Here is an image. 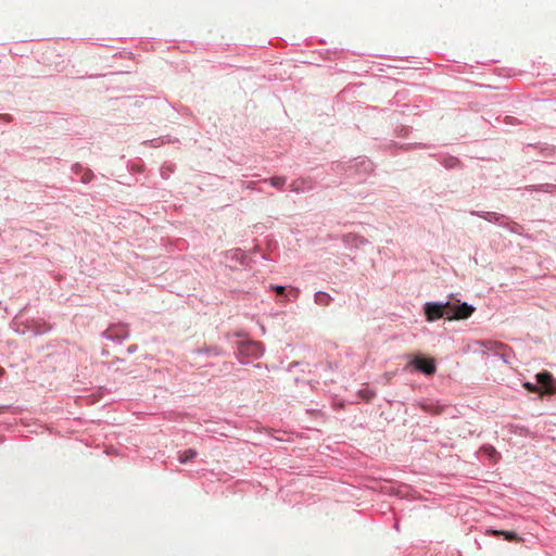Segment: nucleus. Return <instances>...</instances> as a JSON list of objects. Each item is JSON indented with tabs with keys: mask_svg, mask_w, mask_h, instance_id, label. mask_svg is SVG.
Returning <instances> with one entry per match:
<instances>
[{
	"mask_svg": "<svg viewBox=\"0 0 556 556\" xmlns=\"http://www.w3.org/2000/svg\"><path fill=\"white\" fill-rule=\"evenodd\" d=\"M270 289L278 294V285H271Z\"/></svg>",
	"mask_w": 556,
	"mask_h": 556,
	"instance_id": "21",
	"label": "nucleus"
},
{
	"mask_svg": "<svg viewBox=\"0 0 556 556\" xmlns=\"http://www.w3.org/2000/svg\"><path fill=\"white\" fill-rule=\"evenodd\" d=\"M489 532L494 534H501L505 538L507 541H520L521 538L518 536V534L514 531H497V530H490Z\"/></svg>",
	"mask_w": 556,
	"mask_h": 556,
	"instance_id": "9",
	"label": "nucleus"
},
{
	"mask_svg": "<svg viewBox=\"0 0 556 556\" xmlns=\"http://www.w3.org/2000/svg\"><path fill=\"white\" fill-rule=\"evenodd\" d=\"M163 138L165 139V144H166V143H173V142H177V141H178V139H177V138H173V137H170V136H168V135H167V136H163Z\"/></svg>",
	"mask_w": 556,
	"mask_h": 556,
	"instance_id": "16",
	"label": "nucleus"
},
{
	"mask_svg": "<svg viewBox=\"0 0 556 556\" xmlns=\"http://www.w3.org/2000/svg\"><path fill=\"white\" fill-rule=\"evenodd\" d=\"M475 311L476 307L467 302H460L459 300L455 302L448 301L446 318L448 320L466 319L470 317Z\"/></svg>",
	"mask_w": 556,
	"mask_h": 556,
	"instance_id": "2",
	"label": "nucleus"
},
{
	"mask_svg": "<svg viewBox=\"0 0 556 556\" xmlns=\"http://www.w3.org/2000/svg\"><path fill=\"white\" fill-rule=\"evenodd\" d=\"M409 365L413 366L418 371H421L426 375H432L435 371V365L433 359H421V358H414L409 362Z\"/></svg>",
	"mask_w": 556,
	"mask_h": 556,
	"instance_id": "4",
	"label": "nucleus"
},
{
	"mask_svg": "<svg viewBox=\"0 0 556 556\" xmlns=\"http://www.w3.org/2000/svg\"><path fill=\"white\" fill-rule=\"evenodd\" d=\"M1 122H11V116L10 115H5V114H0V123Z\"/></svg>",
	"mask_w": 556,
	"mask_h": 556,
	"instance_id": "18",
	"label": "nucleus"
},
{
	"mask_svg": "<svg viewBox=\"0 0 556 556\" xmlns=\"http://www.w3.org/2000/svg\"><path fill=\"white\" fill-rule=\"evenodd\" d=\"M102 336L104 339L116 342L118 344L123 343V341H125L129 337L127 331H124L122 333L112 334L110 332V330L104 331Z\"/></svg>",
	"mask_w": 556,
	"mask_h": 556,
	"instance_id": "6",
	"label": "nucleus"
},
{
	"mask_svg": "<svg viewBox=\"0 0 556 556\" xmlns=\"http://www.w3.org/2000/svg\"><path fill=\"white\" fill-rule=\"evenodd\" d=\"M92 178V173L90 170H87L85 175L81 177V182L88 184Z\"/></svg>",
	"mask_w": 556,
	"mask_h": 556,
	"instance_id": "14",
	"label": "nucleus"
},
{
	"mask_svg": "<svg viewBox=\"0 0 556 556\" xmlns=\"http://www.w3.org/2000/svg\"><path fill=\"white\" fill-rule=\"evenodd\" d=\"M232 348L236 350L235 354L239 358V362L244 365L249 364V362L244 361L243 357L258 358L264 354L263 344L250 339L236 341Z\"/></svg>",
	"mask_w": 556,
	"mask_h": 556,
	"instance_id": "1",
	"label": "nucleus"
},
{
	"mask_svg": "<svg viewBox=\"0 0 556 556\" xmlns=\"http://www.w3.org/2000/svg\"><path fill=\"white\" fill-rule=\"evenodd\" d=\"M148 142L150 143L151 147L157 148V147L165 144V139L163 137H159V138L152 139Z\"/></svg>",
	"mask_w": 556,
	"mask_h": 556,
	"instance_id": "12",
	"label": "nucleus"
},
{
	"mask_svg": "<svg viewBox=\"0 0 556 556\" xmlns=\"http://www.w3.org/2000/svg\"><path fill=\"white\" fill-rule=\"evenodd\" d=\"M194 353L201 355V354H210L215 356L225 355V351L218 346H205L201 349H197Z\"/></svg>",
	"mask_w": 556,
	"mask_h": 556,
	"instance_id": "7",
	"label": "nucleus"
},
{
	"mask_svg": "<svg viewBox=\"0 0 556 556\" xmlns=\"http://www.w3.org/2000/svg\"><path fill=\"white\" fill-rule=\"evenodd\" d=\"M224 337L227 341H230L232 338H243L244 334L241 331H237L233 333H226Z\"/></svg>",
	"mask_w": 556,
	"mask_h": 556,
	"instance_id": "13",
	"label": "nucleus"
},
{
	"mask_svg": "<svg viewBox=\"0 0 556 556\" xmlns=\"http://www.w3.org/2000/svg\"><path fill=\"white\" fill-rule=\"evenodd\" d=\"M280 295H282L285 288L282 286L279 287Z\"/></svg>",
	"mask_w": 556,
	"mask_h": 556,
	"instance_id": "22",
	"label": "nucleus"
},
{
	"mask_svg": "<svg viewBox=\"0 0 556 556\" xmlns=\"http://www.w3.org/2000/svg\"><path fill=\"white\" fill-rule=\"evenodd\" d=\"M448 301L446 302H426L424 305L427 321H434L441 317H446Z\"/></svg>",
	"mask_w": 556,
	"mask_h": 556,
	"instance_id": "3",
	"label": "nucleus"
},
{
	"mask_svg": "<svg viewBox=\"0 0 556 556\" xmlns=\"http://www.w3.org/2000/svg\"><path fill=\"white\" fill-rule=\"evenodd\" d=\"M523 386L529 391H532V392H538L539 391V388L536 386H534L533 383H531V382H526Z\"/></svg>",
	"mask_w": 556,
	"mask_h": 556,
	"instance_id": "15",
	"label": "nucleus"
},
{
	"mask_svg": "<svg viewBox=\"0 0 556 556\" xmlns=\"http://www.w3.org/2000/svg\"><path fill=\"white\" fill-rule=\"evenodd\" d=\"M270 181H271V185H273L274 187H277V186H278V177H276V176L271 177V178H270Z\"/></svg>",
	"mask_w": 556,
	"mask_h": 556,
	"instance_id": "19",
	"label": "nucleus"
},
{
	"mask_svg": "<svg viewBox=\"0 0 556 556\" xmlns=\"http://www.w3.org/2000/svg\"><path fill=\"white\" fill-rule=\"evenodd\" d=\"M72 169L75 172V173H78L79 169H81V165L79 164H75L73 165Z\"/></svg>",
	"mask_w": 556,
	"mask_h": 556,
	"instance_id": "20",
	"label": "nucleus"
},
{
	"mask_svg": "<svg viewBox=\"0 0 556 556\" xmlns=\"http://www.w3.org/2000/svg\"><path fill=\"white\" fill-rule=\"evenodd\" d=\"M536 381L545 387L548 388L546 392H553L552 382H553V376L548 371L539 372L536 375Z\"/></svg>",
	"mask_w": 556,
	"mask_h": 556,
	"instance_id": "5",
	"label": "nucleus"
},
{
	"mask_svg": "<svg viewBox=\"0 0 556 556\" xmlns=\"http://www.w3.org/2000/svg\"><path fill=\"white\" fill-rule=\"evenodd\" d=\"M137 350H138V346L136 344H131L127 348V353L134 354L135 352H137Z\"/></svg>",
	"mask_w": 556,
	"mask_h": 556,
	"instance_id": "17",
	"label": "nucleus"
},
{
	"mask_svg": "<svg viewBox=\"0 0 556 556\" xmlns=\"http://www.w3.org/2000/svg\"><path fill=\"white\" fill-rule=\"evenodd\" d=\"M175 166L172 163H165L160 168V174L163 179H168L169 176L174 173Z\"/></svg>",
	"mask_w": 556,
	"mask_h": 556,
	"instance_id": "10",
	"label": "nucleus"
},
{
	"mask_svg": "<svg viewBox=\"0 0 556 556\" xmlns=\"http://www.w3.org/2000/svg\"><path fill=\"white\" fill-rule=\"evenodd\" d=\"M198 455V452L193 448H188L179 454L178 460L180 464H187L194 459Z\"/></svg>",
	"mask_w": 556,
	"mask_h": 556,
	"instance_id": "8",
	"label": "nucleus"
},
{
	"mask_svg": "<svg viewBox=\"0 0 556 556\" xmlns=\"http://www.w3.org/2000/svg\"><path fill=\"white\" fill-rule=\"evenodd\" d=\"M330 300H331V296L326 292L317 291L315 293V301H316V303H318L320 305H328Z\"/></svg>",
	"mask_w": 556,
	"mask_h": 556,
	"instance_id": "11",
	"label": "nucleus"
}]
</instances>
